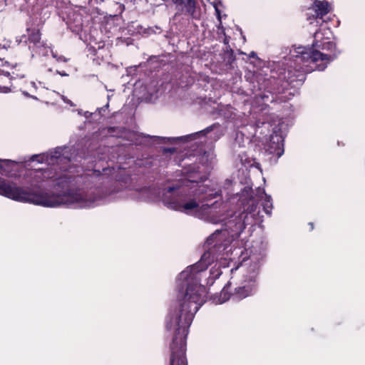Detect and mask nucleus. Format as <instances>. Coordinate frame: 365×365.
I'll return each mask as SVG.
<instances>
[{
	"mask_svg": "<svg viewBox=\"0 0 365 365\" xmlns=\"http://www.w3.org/2000/svg\"><path fill=\"white\" fill-rule=\"evenodd\" d=\"M11 91L10 87L0 86V93H9Z\"/></svg>",
	"mask_w": 365,
	"mask_h": 365,
	"instance_id": "18",
	"label": "nucleus"
},
{
	"mask_svg": "<svg viewBox=\"0 0 365 365\" xmlns=\"http://www.w3.org/2000/svg\"><path fill=\"white\" fill-rule=\"evenodd\" d=\"M218 195H220V194L217 192H215L214 194H212V193L210 194L209 195V199L215 198V197H216Z\"/></svg>",
	"mask_w": 365,
	"mask_h": 365,
	"instance_id": "19",
	"label": "nucleus"
},
{
	"mask_svg": "<svg viewBox=\"0 0 365 365\" xmlns=\"http://www.w3.org/2000/svg\"><path fill=\"white\" fill-rule=\"evenodd\" d=\"M323 34L324 35L331 34V31L329 29H324L323 31ZM322 34H321V32H316L314 34V37L315 41L313 43L314 47L322 48L324 49V48H326L327 47H329L331 45V42H329V41L319 43V40L322 38Z\"/></svg>",
	"mask_w": 365,
	"mask_h": 365,
	"instance_id": "11",
	"label": "nucleus"
},
{
	"mask_svg": "<svg viewBox=\"0 0 365 365\" xmlns=\"http://www.w3.org/2000/svg\"><path fill=\"white\" fill-rule=\"evenodd\" d=\"M0 173H3L1 170ZM99 175L100 172L98 170H89L88 173L73 177L63 174L56 179V185L63 189L66 188V191L58 195L30 191L0 178V195L16 201L43 207L66 205L80 208L89 207L99 198L96 196L99 190L93 186L100 180Z\"/></svg>",
	"mask_w": 365,
	"mask_h": 365,
	"instance_id": "1",
	"label": "nucleus"
},
{
	"mask_svg": "<svg viewBox=\"0 0 365 365\" xmlns=\"http://www.w3.org/2000/svg\"><path fill=\"white\" fill-rule=\"evenodd\" d=\"M287 124L282 119L273 128V133L270 135L269 142L264 145L266 152L279 158L284 153V139L287 131Z\"/></svg>",
	"mask_w": 365,
	"mask_h": 365,
	"instance_id": "6",
	"label": "nucleus"
},
{
	"mask_svg": "<svg viewBox=\"0 0 365 365\" xmlns=\"http://www.w3.org/2000/svg\"><path fill=\"white\" fill-rule=\"evenodd\" d=\"M218 234H219V233H214V234L212 235L211 238H215V237H217V236L218 235Z\"/></svg>",
	"mask_w": 365,
	"mask_h": 365,
	"instance_id": "23",
	"label": "nucleus"
},
{
	"mask_svg": "<svg viewBox=\"0 0 365 365\" xmlns=\"http://www.w3.org/2000/svg\"><path fill=\"white\" fill-rule=\"evenodd\" d=\"M255 56H256V54L255 52H251V53L250 54V57H255Z\"/></svg>",
	"mask_w": 365,
	"mask_h": 365,
	"instance_id": "24",
	"label": "nucleus"
},
{
	"mask_svg": "<svg viewBox=\"0 0 365 365\" xmlns=\"http://www.w3.org/2000/svg\"><path fill=\"white\" fill-rule=\"evenodd\" d=\"M63 100L64 102L69 103L71 106H74L69 100L66 99L65 97H63Z\"/></svg>",
	"mask_w": 365,
	"mask_h": 365,
	"instance_id": "20",
	"label": "nucleus"
},
{
	"mask_svg": "<svg viewBox=\"0 0 365 365\" xmlns=\"http://www.w3.org/2000/svg\"><path fill=\"white\" fill-rule=\"evenodd\" d=\"M206 192L203 185L196 181L188 180L179 187H170L165 190L163 202L171 209L193 215L212 224H217L223 220L225 204L215 201L211 205H199L196 197Z\"/></svg>",
	"mask_w": 365,
	"mask_h": 365,
	"instance_id": "2",
	"label": "nucleus"
},
{
	"mask_svg": "<svg viewBox=\"0 0 365 365\" xmlns=\"http://www.w3.org/2000/svg\"><path fill=\"white\" fill-rule=\"evenodd\" d=\"M68 148L66 147L56 148L49 153L34 155L31 158V161H37L40 163H47L48 165H63L70 163L71 160L77 161V155L75 157L69 156Z\"/></svg>",
	"mask_w": 365,
	"mask_h": 365,
	"instance_id": "7",
	"label": "nucleus"
},
{
	"mask_svg": "<svg viewBox=\"0 0 365 365\" xmlns=\"http://www.w3.org/2000/svg\"><path fill=\"white\" fill-rule=\"evenodd\" d=\"M40 39L41 34L38 31H34L29 35V40L34 43H38Z\"/></svg>",
	"mask_w": 365,
	"mask_h": 365,
	"instance_id": "14",
	"label": "nucleus"
},
{
	"mask_svg": "<svg viewBox=\"0 0 365 365\" xmlns=\"http://www.w3.org/2000/svg\"><path fill=\"white\" fill-rule=\"evenodd\" d=\"M258 265L255 264L249 276H246L242 285L236 288L232 294L233 299L241 300L253 294L257 290L256 277L257 275Z\"/></svg>",
	"mask_w": 365,
	"mask_h": 365,
	"instance_id": "8",
	"label": "nucleus"
},
{
	"mask_svg": "<svg viewBox=\"0 0 365 365\" xmlns=\"http://www.w3.org/2000/svg\"><path fill=\"white\" fill-rule=\"evenodd\" d=\"M51 53H52L53 56L55 58V57H56V55L53 53V51H51Z\"/></svg>",
	"mask_w": 365,
	"mask_h": 365,
	"instance_id": "30",
	"label": "nucleus"
},
{
	"mask_svg": "<svg viewBox=\"0 0 365 365\" xmlns=\"http://www.w3.org/2000/svg\"><path fill=\"white\" fill-rule=\"evenodd\" d=\"M24 94L25 96H29V93H28L27 92H25V91L24 92Z\"/></svg>",
	"mask_w": 365,
	"mask_h": 365,
	"instance_id": "27",
	"label": "nucleus"
},
{
	"mask_svg": "<svg viewBox=\"0 0 365 365\" xmlns=\"http://www.w3.org/2000/svg\"><path fill=\"white\" fill-rule=\"evenodd\" d=\"M61 168H63L65 170H67V168L65 166H62Z\"/></svg>",
	"mask_w": 365,
	"mask_h": 365,
	"instance_id": "29",
	"label": "nucleus"
},
{
	"mask_svg": "<svg viewBox=\"0 0 365 365\" xmlns=\"http://www.w3.org/2000/svg\"><path fill=\"white\" fill-rule=\"evenodd\" d=\"M173 1L176 4L178 11L195 19L200 17L194 0H173Z\"/></svg>",
	"mask_w": 365,
	"mask_h": 365,
	"instance_id": "9",
	"label": "nucleus"
},
{
	"mask_svg": "<svg viewBox=\"0 0 365 365\" xmlns=\"http://www.w3.org/2000/svg\"><path fill=\"white\" fill-rule=\"evenodd\" d=\"M221 294H224V295H225V290H224V289L222 290V292Z\"/></svg>",
	"mask_w": 365,
	"mask_h": 365,
	"instance_id": "28",
	"label": "nucleus"
},
{
	"mask_svg": "<svg viewBox=\"0 0 365 365\" xmlns=\"http://www.w3.org/2000/svg\"><path fill=\"white\" fill-rule=\"evenodd\" d=\"M193 318H167L166 327L175 330L170 345V365H187L185 357L186 337Z\"/></svg>",
	"mask_w": 365,
	"mask_h": 365,
	"instance_id": "3",
	"label": "nucleus"
},
{
	"mask_svg": "<svg viewBox=\"0 0 365 365\" xmlns=\"http://www.w3.org/2000/svg\"><path fill=\"white\" fill-rule=\"evenodd\" d=\"M211 4L215 8L218 21L221 22V12L220 10V6H222L221 1L218 0H214L212 2H211Z\"/></svg>",
	"mask_w": 365,
	"mask_h": 365,
	"instance_id": "13",
	"label": "nucleus"
},
{
	"mask_svg": "<svg viewBox=\"0 0 365 365\" xmlns=\"http://www.w3.org/2000/svg\"><path fill=\"white\" fill-rule=\"evenodd\" d=\"M309 225H311V230H313V228H314L313 224L312 223H309Z\"/></svg>",
	"mask_w": 365,
	"mask_h": 365,
	"instance_id": "26",
	"label": "nucleus"
},
{
	"mask_svg": "<svg viewBox=\"0 0 365 365\" xmlns=\"http://www.w3.org/2000/svg\"><path fill=\"white\" fill-rule=\"evenodd\" d=\"M38 175L37 177L40 178L41 175L43 176V178H52L53 176L50 175L49 171H44V172H37Z\"/></svg>",
	"mask_w": 365,
	"mask_h": 365,
	"instance_id": "15",
	"label": "nucleus"
},
{
	"mask_svg": "<svg viewBox=\"0 0 365 365\" xmlns=\"http://www.w3.org/2000/svg\"><path fill=\"white\" fill-rule=\"evenodd\" d=\"M263 207H264V212L267 214L269 215L271 213V210H272V207L271 197L269 195H267L265 193H264Z\"/></svg>",
	"mask_w": 365,
	"mask_h": 365,
	"instance_id": "12",
	"label": "nucleus"
},
{
	"mask_svg": "<svg viewBox=\"0 0 365 365\" xmlns=\"http://www.w3.org/2000/svg\"><path fill=\"white\" fill-rule=\"evenodd\" d=\"M294 53L297 63H307L297 68L298 71L302 73L311 72L315 68L319 71H323L327 67V63L333 59L328 55L304 46L294 48Z\"/></svg>",
	"mask_w": 365,
	"mask_h": 365,
	"instance_id": "4",
	"label": "nucleus"
},
{
	"mask_svg": "<svg viewBox=\"0 0 365 365\" xmlns=\"http://www.w3.org/2000/svg\"><path fill=\"white\" fill-rule=\"evenodd\" d=\"M11 46V41H6L4 43H0V50L1 49H5V50H7L9 48H10Z\"/></svg>",
	"mask_w": 365,
	"mask_h": 365,
	"instance_id": "16",
	"label": "nucleus"
},
{
	"mask_svg": "<svg viewBox=\"0 0 365 365\" xmlns=\"http://www.w3.org/2000/svg\"><path fill=\"white\" fill-rule=\"evenodd\" d=\"M108 103H107L104 106L100 108H98L97 109V112L100 114L101 112H107L108 111Z\"/></svg>",
	"mask_w": 365,
	"mask_h": 365,
	"instance_id": "17",
	"label": "nucleus"
},
{
	"mask_svg": "<svg viewBox=\"0 0 365 365\" xmlns=\"http://www.w3.org/2000/svg\"><path fill=\"white\" fill-rule=\"evenodd\" d=\"M30 85H31V87H33L35 90L36 89V86L35 82L31 81V82L30 83Z\"/></svg>",
	"mask_w": 365,
	"mask_h": 365,
	"instance_id": "22",
	"label": "nucleus"
},
{
	"mask_svg": "<svg viewBox=\"0 0 365 365\" xmlns=\"http://www.w3.org/2000/svg\"><path fill=\"white\" fill-rule=\"evenodd\" d=\"M215 127V125H212L211 126H209L206 128L205 129L195 132L192 134L187 135L185 136L182 137H178V138H163V137H159V136H150V135H145L143 133L139 134L133 131H129V130H124V133L122 135L123 138H125L127 140L135 143V144H141L144 142H146L147 139H153L154 140L158 141H162L163 143H173L177 140H182L183 139H187V140H193L196 138L197 137L202 135H205L208 133H210L214 128Z\"/></svg>",
	"mask_w": 365,
	"mask_h": 365,
	"instance_id": "5",
	"label": "nucleus"
},
{
	"mask_svg": "<svg viewBox=\"0 0 365 365\" xmlns=\"http://www.w3.org/2000/svg\"><path fill=\"white\" fill-rule=\"evenodd\" d=\"M227 299V298H225L222 301L220 302V303H222L224 302H226Z\"/></svg>",
	"mask_w": 365,
	"mask_h": 365,
	"instance_id": "25",
	"label": "nucleus"
},
{
	"mask_svg": "<svg viewBox=\"0 0 365 365\" xmlns=\"http://www.w3.org/2000/svg\"><path fill=\"white\" fill-rule=\"evenodd\" d=\"M165 152H170V153H173L175 151V148H168V149H165L164 150Z\"/></svg>",
	"mask_w": 365,
	"mask_h": 365,
	"instance_id": "21",
	"label": "nucleus"
},
{
	"mask_svg": "<svg viewBox=\"0 0 365 365\" xmlns=\"http://www.w3.org/2000/svg\"><path fill=\"white\" fill-rule=\"evenodd\" d=\"M313 9L317 13V16L322 18L330 11L329 4L327 1L316 0L314 2Z\"/></svg>",
	"mask_w": 365,
	"mask_h": 365,
	"instance_id": "10",
	"label": "nucleus"
}]
</instances>
